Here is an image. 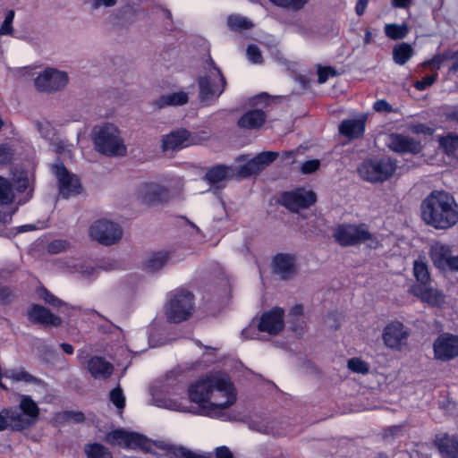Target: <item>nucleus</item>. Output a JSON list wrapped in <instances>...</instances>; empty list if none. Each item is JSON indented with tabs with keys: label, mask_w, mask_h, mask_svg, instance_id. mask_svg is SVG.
I'll return each mask as SVG.
<instances>
[{
	"label": "nucleus",
	"mask_w": 458,
	"mask_h": 458,
	"mask_svg": "<svg viewBox=\"0 0 458 458\" xmlns=\"http://www.w3.org/2000/svg\"><path fill=\"white\" fill-rule=\"evenodd\" d=\"M368 0H358L355 6V12L358 15H362L364 13L368 5Z\"/></svg>",
	"instance_id": "62"
},
{
	"label": "nucleus",
	"mask_w": 458,
	"mask_h": 458,
	"mask_svg": "<svg viewBox=\"0 0 458 458\" xmlns=\"http://www.w3.org/2000/svg\"><path fill=\"white\" fill-rule=\"evenodd\" d=\"M191 402L197 404V413L227 420L226 410L237 400V393L230 378L215 374L199 379L188 391Z\"/></svg>",
	"instance_id": "1"
},
{
	"label": "nucleus",
	"mask_w": 458,
	"mask_h": 458,
	"mask_svg": "<svg viewBox=\"0 0 458 458\" xmlns=\"http://www.w3.org/2000/svg\"><path fill=\"white\" fill-rule=\"evenodd\" d=\"M87 370L96 379L108 378L114 370L113 365L106 359L94 356L87 361Z\"/></svg>",
	"instance_id": "24"
},
{
	"label": "nucleus",
	"mask_w": 458,
	"mask_h": 458,
	"mask_svg": "<svg viewBox=\"0 0 458 458\" xmlns=\"http://www.w3.org/2000/svg\"><path fill=\"white\" fill-rule=\"evenodd\" d=\"M438 143L446 155H453L458 149V135L448 133L441 136L438 138Z\"/></svg>",
	"instance_id": "39"
},
{
	"label": "nucleus",
	"mask_w": 458,
	"mask_h": 458,
	"mask_svg": "<svg viewBox=\"0 0 458 458\" xmlns=\"http://www.w3.org/2000/svg\"><path fill=\"white\" fill-rule=\"evenodd\" d=\"M31 426H33V424L17 406L4 409L0 411V431L5 429L20 431Z\"/></svg>",
	"instance_id": "18"
},
{
	"label": "nucleus",
	"mask_w": 458,
	"mask_h": 458,
	"mask_svg": "<svg viewBox=\"0 0 458 458\" xmlns=\"http://www.w3.org/2000/svg\"><path fill=\"white\" fill-rule=\"evenodd\" d=\"M106 441L111 445H117L128 449L140 448L148 453H153L155 447H160L157 443L135 432L116 429L106 435Z\"/></svg>",
	"instance_id": "6"
},
{
	"label": "nucleus",
	"mask_w": 458,
	"mask_h": 458,
	"mask_svg": "<svg viewBox=\"0 0 458 458\" xmlns=\"http://www.w3.org/2000/svg\"><path fill=\"white\" fill-rule=\"evenodd\" d=\"M17 407L33 425L38 421L39 416V408L36 402L32 400L30 395H21Z\"/></svg>",
	"instance_id": "30"
},
{
	"label": "nucleus",
	"mask_w": 458,
	"mask_h": 458,
	"mask_svg": "<svg viewBox=\"0 0 458 458\" xmlns=\"http://www.w3.org/2000/svg\"><path fill=\"white\" fill-rule=\"evenodd\" d=\"M366 119V115H361L358 119L344 120L339 125V132L349 139L359 138L365 131Z\"/></svg>",
	"instance_id": "25"
},
{
	"label": "nucleus",
	"mask_w": 458,
	"mask_h": 458,
	"mask_svg": "<svg viewBox=\"0 0 458 458\" xmlns=\"http://www.w3.org/2000/svg\"><path fill=\"white\" fill-rule=\"evenodd\" d=\"M215 456L216 458H233L231 450L225 445L216 448Z\"/></svg>",
	"instance_id": "60"
},
{
	"label": "nucleus",
	"mask_w": 458,
	"mask_h": 458,
	"mask_svg": "<svg viewBox=\"0 0 458 458\" xmlns=\"http://www.w3.org/2000/svg\"><path fill=\"white\" fill-rule=\"evenodd\" d=\"M434 358L448 361L458 357V335L443 333L433 343Z\"/></svg>",
	"instance_id": "15"
},
{
	"label": "nucleus",
	"mask_w": 458,
	"mask_h": 458,
	"mask_svg": "<svg viewBox=\"0 0 458 458\" xmlns=\"http://www.w3.org/2000/svg\"><path fill=\"white\" fill-rule=\"evenodd\" d=\"M275 5L293 11L301 10L310 0H270Z\"/></svg>",
	"instance_id": "41"
},
{
	"label": "nucleus",
	"mask_w": 458,
	"mask_h": 458,
	"mask_svg": "<svg viewBox=\"0 0 458 458\" xmlns=\"http://www.w3.org/2000/svg\"><path fill=\"white\" fill-rule=\"evenodd\" d=\"M11 295V291L6 287L0 288V303L5 302Z\"/></svg>",
	"instance_id": "63"
},
{
	"label": "nucleus",
	"mask_w": 458,
	"mask_h": 458,
	"mask_svg": "<svg viewBox=\"0 0 458 458\" xmlns=\"http://www.w3.org/2000/svg\"><path fill=\"white\" fill-rule=\"evenodd\" d=\"M396 170V164L389 157L368 159L358 167L360 176L369 182H382L389 179Z\"/></svg>",
	"instance_id": "5"
},
{
	"label": "nucleus",
	"mask_w": 458,
	"mask_h": 458,
	"mask_svg": "<svg viewBox=\"0 0 458 458\" xmlns=\"http://www.w3.org/2000/svg\"><path fill=\"white\" fill-rule=\"evenodd\" d=\"M36 126L38 131L45 139H51V137L55 134L52 124L47 121L37 122Z\"/></svg>",
	"instance_id": "48"
},
{
	"label": "nucleus",
	"mask_w": 458,
	"mask_h": 458,
	"mask_svg": "<svg viewBox=\"0 0 458 458\" xmlns=\"http://www.w3.org/2000/svg\"><path fill=\"white\" fill-rule=\"evenodd\" d=\"M246 55L249 61L254 64H260L263 63V56L259 47L255 44L248 46Z\"/></svg>",
	"instance_id": "43"
},
{
	"label": "nucleus",
	"mask_w": 458,
	"mask_h": 458,
	"mask_svg": "<svg viewBox=\"0 0 458 458\" xmlns=\"http://www.w3.org/2000/svg\"><path fill=\"white\" fill-rule=\"evenodd\" d=\"M188 94L183 91H179L161 96L154 101L153 105L157 108L161 109L167 106H183L188 102Z\"/></svg>",
	"instance_id": "29"
},
{
	"label": "nucleus",
	"mask_w": 458,
	"mask_h": 458,
	"mask_svg": "<svg viewBox=\"0 0 458 458\" xmlns=\"http://www.w3.org/2000/svg\"><path fill=\"white\" fill-rule=\"evenodd\" d=\"M14 156V151L9 144H0V165L9 163Z\"/></svg>",
	"instance_id": "47"
},
{
	"label": "nucleus",
	"mask_w": 458,
	"mask_h": 458,
	"mask_svg": "<svg viewBox=\"0 0 458 458\" xmlns=\"http://www.w3.org/2000/svg\"><path fill=\"white\" fill-rule=\"evenodd\" d=\"M429 256L437 268L458 271V255H453L451 246L440 242H434L430 247Z\"/></svg>",
	"instance_id": "14"
},
{
	"label": "nucleus",
	"mask_w": 458,
	"mask_h": 458,
	"mask_svg": "<svg viewBox=\"0 0 458 458\" xmlns=\"http://www.w3.org/2000/svg\"><path fill=\"white\" fill-rule=\"evenodd\" d=\"M445 56V51L441 55H437L433 56V58L430 59L429 61L426 62L425 64L432 65L435 69L438 70V69H440L442 64L447 60Z\"/></svg>",
	"instance_id": "56"
},
{
	"label": "nucleus",
	"mask_w": 458,
	"mask_h": 458,
	"mask_svg": "<svg viewBox=\"0 0 458 458\" xmlns=\"http://www.w3.org/2000/svg\"><path fill=\"white\" fill-rule=\"evenodd\" d=\"M267 115L260 109H254L246 112L238 120V126L245 130H256L260 128L266 122Z\"/></svg>",
	"instance_id": "26"
},
{
	"label": "nucleus",
	"mask_w": 458,
	"mask_h": 458,
	"mask_svg": "<svg viewBox=\"0 0 458 458\" xmlns=\"http://www.w3.org/2000/svg\"><path fill=\"white\" fill-rule=\"evenodd\" d=\"M320 162L318 159H311L304 162L301 166V173L303 174H311L318 169Z\"/></svg>",
	"instance_id": "50"
},
{
	"label": "nucleus",
	"mask_w": 458,
	"mask_h": 458,
	"mask_svg": "<svg viewBox=\"0 0 458 458\" xmlns=\"http://www.w3.org/2000/svg\"><path fill=\"white\" fill-rule=\"evenodd\" d=\"M252 428H253V429H255L260 433L280 435V433L275 429V422L274 421L253 422Z\"/></svg>",
	"instance_id": "45"
},
{
	"label": "nucleus",
	"mask_w": 458,
	"mask_h": 458,
	"mask_svg": "<svg viewBox=\"0 0 458 458\" xmlns=\"http://www.w3.org/2000/svg\"><path fill=\"white\" fill-rule=\"evenodd\" d=\"M136 198L142 204L151 206L168 201L171 198L169 190L157 182H143L136 189Z\"/></svg>",
	"instance_id": "13"
},
{
	"label": "nucleus",
	"mask_w": 458,
	"mask_h": 458,
	"mask_svg": "<svg viewBox=\"0 0 458 458\" xmlns=\"http://www.w3.org/2000/svg\"><path fill=\"white\" fill-rule=\"evenodd\" d=\"M413 276L423 286L430 281L428 267L424 260L417 259L413 262Z\"/></svg>",
	"instance_id": "38"
},
{
	"label": "nucleus",
	"mask_w": 458,
	"mask_h": 458,
	"mask_svg": "<svg viewBox=\"0 0 458 458\" xmlns=\"http://www.w3.org/2000/svg\"><path fill=\"white\" fill-rule=\"evenodd\" d=\"M445 115L447 120L458 123V107L448 111Z\"/></svg>",
	"instance_id": "64"
},
{
	"label": "nucleus",
	"mask_w": 458,
	"mask_h": 458,
	"mask_svg": "<svg viewBox=\"0 0 458 458\" xmlns=\"http://www.w3.org/2000/svg\"><path fill=\"white\" fill-rule=\"evenodd\" d=\"M86 458H113V454L106 446L99 443H89L83 447Z\"/></svg>",
	"instance_id": "34"
},
{
	"label": "nucleus",
	"mask_w": 458,
	"mask_h": 458,
	"mask_svg": "<svg viewBox=\"0 0 458 458\" xmlns=\"http://www.w3.org/2000/svg\"><path fill=\"white\" fill-rule=\"evenodd\" d=\"M15 13L14 11L10 10L7 12L4 21L0 27V35H12L13 34V27L12 23L13 21Z\"/></svg>",
	"instance_id": "46"
},
{
	"label": "nucleus",
	"mask_w": 458,
	"mask_h": 458,
	"mask_svg": "<svg viewBox=\"0 0 458 458\" xmlns=\"http://www.w3.org/2000/svg\"><path fill=\"white\" fill-rule=\"evenodd\" d=\"M40 296L44 299L46 302L50 303L54 306H60L62 304L61 300L55 297L52 293H50L45 289L41 292Z\"/></svg>",
	"instance_id": "58"
},
{
	"label": "nucleus",
	"mask_w": 458,
	"mask_h": 458,
	"mask_svg": "<svg viewBox=\"0 0 458 458\" xmlns=\"http://www.w3.org/2000/svg\"><path fill=\"white\" fill-rule=\"evenodd\" d=\"M91 138L96 150L103 155L116 157L126 153V147L120 131L113 123L96 125L92 130Z\"/></svg>",
	"instance_id": "3"
},
{
	"label": "nucleus",
	"mask_w": 458,
	"mask_h": 458,
	"mask_svg": "<svg viewBox=\"0 0 458 458\" xmlns=\"http://www.w3.org/2000/svg\"><path fill=\"white\" fill-rule=\"evenodd\" d=\"M169 256L166 251H157L150 254L144 262L146 271L154 273L165 267L168 262Z\"/></svg>",
	"instance_id": "31"
},
{
	"label": "nucleus",
	"mask_w": 458,
	"mask_h": 458,
	"mask_svg": "<svg viewBox=\"0 0 458 458\" xmlns=\"http://www.w3.org/2000/svg\"><path fill=\"white\" fill-rule=\"evenodd\" d=\"M28 317L30 321L43 326L58 327L62 323L59 317L55 316L47 309L39 305H33L28 311Z\"/></svg>",
	"instance_id": "23"
},
{
	"label": "nucleus",
	"mask_w": 458,
	"mask_h": 458,
	"mask_svg": "<svg viewBox=\"0 0 458 458\" xmlns=\"http://www.w3.org/2000/svg\"><path fill=\"white\" fill-rule=\"evenodd\" d=\"M259 330L270 335H276L284 327V310L280 308H274L265 312L258 324Z\"/></svg>",
	"instance_id": "21"
},
{
	"label": "nucleus",
	"mask_w": 458,
	"mask_h": 458,
	"mask_svg": "<svg viewBox=\"0 0 458 458\" xmlns=\"http://www.w3.org/2000/svg\"><path fill=\"white\" fill-rule=\"evenodd\" d=\"M384 30L389 38L398 40L404 38L408 35L410 28L406 23H387L385 25Z\"/></svg>",
	"instance_id": "35"
},
{
	"label": "nucleus",
	"mask_w": 458,
	"mask_h": 458,
	"mask_svg": "<svg viewBox=\"0 0 458 458\" xmlns=\"http://www.w3.org/2000/svg\"><path fill=\"white\" fill-rule=\"evenodd\" d=\"M227 25L230 30L234 31L248 30L253 27V23L250 20L240 14H232L228 16Z\"/></svg>",
	"instance_id": "36"
},
{
	"label": "nucleus",
	"mask_w": 458,
	"mask_h": 458,
	"mask_svg": "<svg viewBox=\"0 0 458 458\" xmlns=\"http://www.w3.org/2000/svg\"><path fill=\"white\" fill-rule=\"evenodd\" d=\"M386 146L396 153L419 154L422 149L420 141L401 133H391L387 136Z\"/></svg>",
	"instance_id": "19"
},
{
	"label": "nucleus",
	"mask_w": 458,
	"mask_h": 458,
	"mask_svg": "<svg viewBox=\"0 0 458 458\" xmlns=\"http://www.w3.org/2000/svg\"><path fill=\"white\" fill-rule=\"evenodd\" d=\"M279 201L289 210L297 212L301 208L313 205L316 202V194L312 191L296 189L283 193Z\"/></svg>",
	"instance_id": "16"
},
{
	"label": "nucleus",
	"mask_w": 458,
	"mask_h": 458,
	"mask_svg": "<svg viewBox=\"0 0 458 458\" xmlns=\"http://www.w3.org/2000/svg\"><path fill=\"white\" fill-rule=\"evenodd\" d=\"M110 401L119 410H123L125 406V396L122 388L118 386L110 392Z\"/></svg>",
	"instance_id": "44"
},
{
	"label": "nucleus",
	"mask_w": 458,
	"mask_h": 458,
	"mask_svg": "<svg viewBox=\"0 0 458 458\" xmlns=\"http://www.w3.org/2000/svg\"><path fill=\"white\" fill-rule=\"evenodd\" d=\"M198 83L199 99L207 104L217 99L226 86L224 75L212 60L208 63L206 72L199 78Z\"/></svg>",
	"instance_id": "4"
},
{
	"label": "nucleus",
	"mask_w": 458,
	"mask_h": 458,
	"mask_svg": "<svg viewBox=\"0 0 458 458\" xmlns=\"http://www.w3.org/2000/svg\"><path fill=\"white\" fill-rule=\"evenodd\" d=\"M414 54V48L409 43L396 44L393 48V61L397 65H404Z\"/></svg>",
	"instance_id": "32"
},
{
	"label": "nucleus",
	"mask_w": 458,
	"mask_h": 458,
	"mask_svg": "<svg viewBox=\"0 0 458 458\" xmlns=\"http://www.w3.org/2000/svg\"><path fill=\"white\" fill-rule=\"evenodd\" d=\"M436 445L442 458H458V440L454 437L439 435L436 438Z\"/></svg>",
	"instance_id": "27"
},
{
	"label": "nucleus",
	"mask_w": 458,
	"mask_h": 458,
	"mask_svg": "<svg viewBox=\"0 0 458 458\" xmlns=\"http://www.w3.org/2000/svg\"><path fill=\"white\" fill-rule=\"evenodd\" d=\"M410 293L432 307H442L445 303L444 293L433 287L412 285Z\"/></svg>",
	"instance_id": "22"
},
{
	"label": "nucleus",
	"mask_w": 458,
	"mask_h": 458,
	"mask_svg": "<svg viewBox=\"0 0 458 458\" xmlns=\"http://www.w3.org/2000/svg\"><path fill=\"white\" fill-rule=\"evenodd\" d=\"M437 78V73L427 75L421 81H416L414 86L418 90H424L431 86L436 81Z\"/></svg>",
	"instance_id": "51"
},
{
	"label": "nucleus",
	"mask_w": 458,
	"mask_h": 458,
	"mask_svg": "<svg viewBox=\"0 0 458 458\" xmlns=\"http://www.w3.org/2000/svg\"><path fill=\"white\" fill-rule=\"evenodd\" d=\"M279 156L278 152L276 151H264L253 158L249 160L242 165H240L236 169V175L239 177H249L250 175L259 174L264 170L267 165L273 163Z\"/></svg>",
	"instance_id": "17"
},
{
	"label": "nucleus",
	"mask_w": 458,
	"mask_h": 458,
	"mask_svg": "<svg viewBox=\"0 0 458 458\" xmlns=\"http://www.w3.org/2000/svg\"><path fill=\"white\" fill-rule=\"evenodd\" d=\"M333 236L341 246H352L364 242L371 238L364 224H343L336 226Z\"/></svg>",
	"instance_id": "8"
},
{
	"label": "nucleus",
	"mask_w": 458,
	"mask_h": 458,
	"mask_svg": "<svg viewBox=\"0 0 458 458\" xmlns=\"http://www.w3.org/2000/svg\"><path fill=\"white\" fill-rule=\"evenodd\" d=\"M348 369L352 372L366 374L369 372V367L368 363L359 358H352L348 360Z\"/></svg>",
	"instance_id": "42"
},
{
	"label": "nucleus",
	"mask_w": 458,
	"mask_h": 458,
	"mask_svg": "<svg viewBox=\"0 0 458 458\" xmlns=\"http://www.w3.org/2000/svg\"><path fill=\"white\" fill-rule=\"evenodd\" d=\"M91 239L103 245H111L117 242L123 235L121 227L109 220L100 219L94 222L89 230Z\"/></svg>",
	"instance_id": "11"
},
{
	"label": "nucleus",
	"mask_w": 458,
	"mask_h": 458,
	"mask_svg": "<svg viewBox=\"0 0 458 458\" xmlns=\"http://www.w3.org/2000/svg\"><path fill=\"white\" fill-rule=\"evenodd\" d=\"M272 270L281 279H292L297 273L295 257L288 253L276 255L272 260Z\"/></svg>",
	"instance_id": "20"
},
{
	"label": "nucleus",
	"mask_w": 458,
	"mask_h": 458,
	"mask_svg": "<svg viewBox=\"0 0 458 458\" xmlns=\"http://www.w3.org/2000/svg\"><path fill=\"white\" fill-rule=\"evenodd\" d=\"M52 171L58 182L59 194L64 199H69L81 192L82 187L79 178L70 174L63 163H55L52 165Z\"/></svg>",
	"instance_id": "12"
},
{
	"label": "nucleus",
	"mask_w": 458,
	"mask_h": 458,
	"mask_svg": "<svg viewBox=\"0 0 458 458\" xmlns=\"http://www.w3.org/2000/svg\"><path fill=\"white\" fill-rule=\"evenodd\" d=\"M336 75V72L332 67H320L318 70V81L322 84L325 83L329 77Z\"/></svg>",
	"instance_id": "49"
},
{
	"label": "nucleus",
	"mask_w": 458,
	"mask_h": 458,
	"mask_svg": "<svg viewBox=\"0 0 458 458\" xmlns=\"http://www.w3.org/2000/svg\"><path fill=\"white\" fill-rule=\"evenodd\" d=\"M69 82L68 74L55 68H47L35 79L34 84L40 92H55L65 88Z\"/></svg>",
	"instance_id": "10"
},
{
	"label": "nucleus",
	"mask_w": 458,
	"mask_h": 458,
	"mask_svg": "<svg viewBox=\"0 0 458 458\" xmlns=\"http://www.w3.org/2000/svg\"><path fill=\"white\" fill-rule=\"evenodd\" d=\"M422 220L437 230H446L458 223V204L445 191H433L421 202Z\"/></svg>",
	"instance_id": "2"
},
{
	"label": "nucleus",
	"mask_w": 458,
	"mask_h": 458,
	"mask_svg": "<svg viewBox=\"0 0 458 458\" xmlns=\"http://www.w3.org/2000/svg\"><path fill=\"white\" fill-rule=\"evenodd\" d=\"M68 247V243L66 241L64 240H55L53 241L51 243H49L47 250L50 253H59L64 250H66Z\"/></svg>",
	"instance_id": "52"
},
{
	"label": "nucleus",
	"mask_w": 458,
	"mask_h": 458,
	"mask_svg": "<svg viewBox=\"0 0 458 458\" xmlns=\"http://www.w3.org/2000/svg\"><path fill=\"white\" fill-rule=\"evenodd\" d=\"M117 0H92V7L98 9L100 7H113L116 4Z\"/></svg>",
	"instance_id": "61"
},
{
	"label": "nucleus",
	"mask_w": 458,
	"mask_h": 458,
	"mask_svg": "<svg viewBox=\"0 0 458 458\" xmlns=\"http://www.w3.org/2000/svg\"><path fill=\"white\" fill-rule=\"evenodd\" d=\"M14 186L18 191H24L30 188V180L26 174L21 173V175L14 180Z\"/></svg>",
	"instance_id": "53"
},
{
	"label": "nucleus",
	"mask_w": 458,
	"mask_h": 458,
	"mask_svg": "<svg viewBox=\"0 0 458 458\" xmlns=\"http://www.w3.org/2000/svg\"><path fill=\"white\" fill-rule=\"evenodd\" d=\"M14 197L12 183L7 179L0 176V206L12 203Z\"/></svg>",
	"instance_id": "40"
},
{
	"label": "nucleus",
	"mask_w": 458,
	"mask_h": 458,
	"mask_svg": "<svg viewBox=\"0 0 458 458\" xmlns=\"http://www.w3.org/2000/svg\"><path fill=\"white\" fill-rule=\"evenodd\" d=\"M17 208L0 210V225L9 224L12 221L13 214Z\"/></svg>",
	"instance_id": "59"
},
{
	"label": "nucleus",
	"mask_w": 458,
	"mask_h": 458,
	"mask_svg": "<svg viewBox=\"0 0 458 458\" xmlns=\"http://www.w3.org/2000/svg\"><path fill=\"white\" fill-rule=\"evenodd\" d=\"M4 377L14 382L23 381L26 383L37 382V378L22 368L8 369L4 370Z\"/></svg>",
	"instance_id": "37"
},
{
	"label": "nucleus",
	"mask_w": 458,
	"mask_h": 458,
	"mask_svg": "<svg viewBox=\"0 0 458 458\" xmlns=\"http://www.w3.org/2000/svg\"><path fill=\"white\" fill-rule=\"evenodd\" d=\"M373 108L377 112L385 113H390L393 109L391 105L384 99L377 100L373 105Z\"/></svg>",
	"instance_id": "57"
},
{
	"label": "nucleus",
	"mask_w": 458,
	"mask_h": 458,
	"mask_svg": "<svg viewBox=\"0 0 458 458\" xmlns=\"http://www.w3.org/2000/svg\"><path fill=\"white\" fill-rule=\"evenodd\" d=\"M411 329L402 322L394 320L388 323L383 329L382 341L384 345L393 351H403L408 346Z\"/></svg>",
	"instance_id": "9"
},
{
	"label": "nucleus",
	"mask_w": 458,
	"mask_h": 458,
	"mask_svg": "<svg viewBox=\"0 0 458 458\" xmlns=\"http://www.w3.org/2000/svg\"><path fill=\"white\" fill-rule=\"evenodd\" d=\"M409 130L415 134L430 135L433 133V130L423 123L411 124Z\"/></svg>",
	"instance_id": "54"
},
{
	"label": "nucleus",
	"mask_w": 458,
	"mask_h": 458,
	"mask_svg": "<svg viewBox=\"0 0 458 458\" xmlns=\"http://www.w3.org/2000/svg\"><path fill=\"white\" fill-rule=\"evenodd\" d=\"M233 175V172L231 167L216 165L206 173L205 178L211 184H220Z\"/></svg>",
	"instance_id": "33"
},
{
	"label": "nucleus",
	"mask_w": 458,
	"mask_h": 458,
	"mask_svg": "<svg viewBox=\"0 0 458 458\" xmlns=\"http://www.w3.org/2000/svg\"><path fill=\"white\" fill-rule=\"evenodd\" d=\"M189 138V132L184 129H180L166 134L162 139V148L164 150H174L185 146Z\"/></svg>",
	"instance_id": "28"
},
{
	"label": "nucleus",
	"mask_w": 458,
	"mask_h": 458,
	"mask_svg": "<svg viewBox=\"0 0 458 458\" xmlns=\"http://www.w3.org/2000/svg\"><path fill=\"white\" fill-rule=\"evenodd\" d=\"M194 310L193 294L180 291L173 295L165 307V315L169 321L180 323L187 320Z\"/></svg>",
	"instance_id": "7"
},
{
	"label": "nucleus",
	"mask_w": 458,
	"mask_h": 458,
	"mask_svg": "<svg viewBox=\"0 0 458 458\" xmlns=\"http://www.w3.org/2000/svg\"><path fill=\"white\" fill-rule=\"evenodd\" d=\"M445 57L448 60L453 61V64L449 71L452 72H458V50L457 51L445 50Z\"/></svg>",
	"instance_id": "55"
}]
</instances>
